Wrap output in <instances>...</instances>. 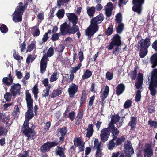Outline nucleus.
<instances>
[{"label":"nucleus","instance_id":"60","mask_svg":"<svg viewBox=\"0 0 157 157\" xmlns=\"http://www.w3.org/2000/svg\"><path fill=\"white\" fill-rule=\"evenodd\" d=\"M59 38L57 33H55L52 35L51 39L53 41H55L57 40Z\"/></svg>","mask_w":157,"mask_h":157},{"label":"nucleus","instance_id":"23","mask_svg":"<svg viewBox=\"0 0 157 157\" xmlns=\"http://www.w3.org/2000/svg\"><path fill=\"white\" fill-rule=\"evenodd\" d=\"M48 62L41 60L40 62V72L43 74L46 71L48 64Z\"/></svg>","mask_w":157,"mask_h":157},{"label":"nucleus","instance_id":"52","mask_svg":"<svg viewBox=\"0 0 157 157\" xmlns=\"http://www.w3.org/2000/svg\"><path fill=\"white\" fill-rule=\"evenodd\" d=\"M75 113L74 111L70 112L67 116L71 121H73L75 117Z\"/></svg>","mask_w":157,"mask_h":157},{"label":"nucleus","instance_id":"63","mask_svg":"<svg viewBox=\"0 0 157 157\" xmlns=\"http://www.w3.org/2000/svg\"><path fill=\"white\" fill-rule=\"evenodd\" d=\"M65 47L64 45L61 44L59 45L57 51L60 53H62L65 49Z\"/></svg>","mask_w":157,"mask_h":157},{"label":"nucleus","instance_id":"24","mask_svg":"<svg viewBox=\"0 0 157 157\" xmlns=\"http://www.w3.org/2000/svg\"><path fill=\"white\" fill-rule=\"evenodd\" d=\"M137 123V117L135 116H132L131 117L130 121L128 123V126L131 127V129L134 128Z\"/></svg>","mask_w":157,"mask_h":157},{"label":"nucleus","instance_id":"38","mask_svg":"<svg viewBox=\"0 0 157 157\" xmlns=\"http://www.w3.org/2000/svg\"><path fill=\"white\" fill-rule=\"evenodd\" d=\"M120 117L118 114H117L115 116H112L111 119V122L110 123H113L114 124L117 122L119 121Z\"/></svg>","mask_w":157,"mask_h":157},{"label":"nucleus","instance_id":"58","mask_svg":"<svg viewBox=\"0 0 157 157\" xmlns=\"http://www.w3.org/2000/svg\"><path fill=\"white\" fill-rule=\"evenodd\" d=\"M10 120V117L9 116H7L3 117L2 120V122L3 123L6 124L7 126H8V122H9Z\"/></svg>","mask_w":157,"mask_h":157},{"label":"nucleus","instance_id":"7","mask_svg":"<svg viewBox=\"0 0 157 157\" xmlns=\"http://www.w3.org/2000/svg\"><path fill=\"white\" fill-rule=\"evenodd\" d=\"M144 2V0H133L132 3L134 5L132 7L133 11L139 14H140L142 10V5Z\"/></svg>","mask_w":157,"mask_h":157},{"label":"nucleus","instance_id":"64","mask_svg":"<svg viewBox=\"0 0 157 157\" xmlns=\"http://www.w3.org/2000/svg\"><path fill=\"white\" fill-rule=\"evenodd\" d=\"M152 48L155 51H157V40H155L151 44Z\"/></svg>","mask_w":157,"mask_h":157},{"label":"nucleus","instance_id":"57","mask_svg":"<svg viewBox=\"0 0 157 157\" xmlns=\"http://www.w3.org/2000/svg\"><path fill=\"white\" fill-rule=\"evenodd\" d=\"M95 98V97L94 95H93L90 98L89 101L88 102V105L89 106L91 107L93 105Z\"/></svg>","mask_w":157,"mask_h":157},{"label":"nucleus","instance_id":"21","mask_svg":"<svg viewBox=\"0 0 157 157\" xmlns=\"http://www.w3.org/2000/svg\"><path fill=\"white\" fill-rule=\"evenodd\" d=\"M150 61L152 64V68H154L157 66V53L152 55L150 58Z\"/></svg>","mask_w":157,"mask_h":157},{"label":"nucleus","instance_id":"14","mask_svg":"<svg viewBox=\"0 0 157 157\" xmlns=\"http://www.w3.org/2000/svg\"><path fill=\"white\" fill-rule=\"evenodd\" d=\"M146 147L144 152V157H151L153 155V150L151 145L149 144H146Z\"/></svg>","mask_w":157,"mask_h":157},{"label":"nucleus","instance_id":"3","mask_svg":"<svg viewBox=\"0 0 157 157\" xmlns=\"http://www.w3.org/2000/svg\"><path fill=\"white\" fill-rule=\"evenodd\" d=\"M104 18V15L101 13L91 20L90 25L85 31L86 35L87 36L88 40L98 31L99 29L98 24L101 23Z\"/></svg>","mask_w":157,"mask_h":157},{"label":"nucleus","instance_id":"51","mask_svg":"<svg viewBox=\"0 0 157 157\" xmlns=\"http://www.w3.org/2000/svg\"><path fill=\"white\" fill-rule=\"evenodd\" d=\"M132 102L130 100H127L124 105V107L125 109L129 108L131 105Z\"/></svg>","mask_w":157,"mask_h":157},{"label":"nucleus","instance_id":"47","mask_svg":"<svg viewBox=\"0 0 157 157\" xmlns=\"http://www.w3.org/2000/svg\"><path fill=\"white\" fill-rule=\"evenodd\" d=\"M113 10L110 9H105V14L106 16V19L107 17H110L112 16Z\"/></svg>","mask_w":157,"mask_h":157},{"label":"nucleus","instance_id":"11","mask_svg":"<svg viewBox=\"0 0 157 157\" xmlns=\"http://www.w3.org/2000/svg\"><path fill=\"white\" fill-rule=\"evenodd\" d=\"M78 91V86L75 84L72 83L69 86L68 92L70 98H73Z\"/></svg>","mask_w":157,"mask_h":157},{"label":"nucleus","instance_id":"9","mask_svg":"<svg viewBox=\"0 0 157 157\" xmlns=\"http://www.w3.org/2000/svg\"><path fill=\"white\" fill-rule=\"evenodd\" d=\"M21 86L19 83H14L11 87L10 91L12 96L14 97L17 95H20L21 94L20 90Z\"/></svg>","mask_w":157,"mask_h":157},{"label":"nucleus","instance_id":"37","mask_svg":"<svg viewBox=\"0 0 157 157\" xmlns=\"http://www.w3.org/2000/svg\"><path fill=\"white\" fill-rule=\"evenodd\" d=\"M113 32V25H110L107 29L105 32V33L107 36L111 35Z\"/></svg>","mask_w":157,"mask_h":157},{"label":"nucleus","instance_id":"46","mask_svg":"<svg viewBox=\"0 0 157 157\" xmlns=\"http://www.w3.org/2000/svg\"><path fill=\"white\" fill-rule=\"evenodd\" d=\"M8 130H6L3 127L0 126V136H6L8 132Z\"/></svg>","mask_w":157,"mask_h":157},{"label":"nucleus","instance_id":"44","mask_svg":"<svg viewBox=\"0 0 157 157\" xmlns=\"http://www.w3.org/2000/svg\"><path fill=\"white\" fill-rule=\"evenodd\" d=\"M50 88L51 86H49L44 90H43V93L42 94L43 97H46L48 96Z\"/></svg>","mask_w":157,"mask_h":157},{"label":"nucleus","instance_id":"2","mask_svg":"<svg viewBox=\"0 0 157 157\" xmlns=\"http://www.w3.org/2000/svg\"><path fill=\"white\" fill-rule=\"evenodd\" d=\"M110 135L111 133V137L113 138L108 142L107 147L109 150H112L114 147L121 145L123 142L125 141L126 138L124 136L120 137H118L119 131L113 123H110L108 127L106 128Z\"/></svg>","mask_w":157,"mask_h":157},{"label":"nucleus","instance_id":"62","mask_svg":"<svg viewBox=\"0 0 157 157\" xmlns=\"http://www.w3.org/2000/svg\"><path fill=\"white\" fill-rule=\"evenodd\" d=\"M32 92L34 94L38 93V86L37 84H36L34 85L32 89Z\"/></svg>","mask_w":157,"mask_h":157},{"label":"nucleus","instance_id":"22","mask_svg":"<svg viewBox=\"0 0 157 157\" xmlns=\"http://www.w3.org/2000/svg\"><path fill=\"white\" fill-rule=\"evenodd\" d=\"M77 24H73L72 28H69L67 30L68 34H74L76 32L79 31V29L78 26L76 25Z\"/></svg>","mask_w":157,"mask_h":157},{"label":"nucleus","instance_id":"26","mask_svg":"<svg viewBox=\"0 0 157 157\" xmlns=\"http://www.w3.org/2000/svg\"><path fill=\"white\" fill-rule=\"evenodd\" d=\"M86 10L87 13L89 16L93 17L94 16L96 12L95 7H87Z\"/></svg>","mask_w":157,"mask_h":157},{"label":"nucleus","instance_id":"53","mask_svg":"<svg viewBox=\"0 0 157 157\" xmlns=\"http://www.w3.org/2000/svg\"><path fill=\"white\" fill-rule=\"evenodd\" d=\"M28 4L27 3H25L24 5L21 6H17V9H18L19 11L23 13L24 10L26 9L28 6Z\"/></svg>","mask_w":157,"mask_h":157},{"label":"nucleus","instance_id":"45","mask_svg":"<svg viewBox=\"0 0 157 157\" xmlns=\"http://www.w3.org/2000/svg\"><path fill=\"white\" fill-rule=\"evenodd\" d=\"M74 140V144L75 146L78 147L82 144L81 139L78 138H76Z\"/></svg>","mask_w":157,"mask_h":157},{"label":"nucleus","instance_id":"19","mask_svg":"<svg viewBox=\"0 0 157 157\" xmlns=\"http://www.w3.org/2000/svg\"><path fill=\"white\" fill-rule=\"evenodd\" d=\"M125 86L123 83H120L116 87V94L117 96L122 94L124 91Z\"/></svg>","mask_w":157,"mask_h":157},{"label":"nucleus","instance_id":"16","mask_svg":"<svg viewBox=\"0 0 157 157\" xmlns=\"http://www.w3.org/2000/svg\"><path fill=\"white\" fill-rule=\"evenodd\" d=\"M25 100L27 108H33V100L30 93L28 91L25 92Z\"/></svg>","mask_w":157,"mask_h":157},{"label":"nucleus","instance_id":"10","mask_svg":"<svg viewBox=\"0 0 157 157\" xmlns=\"http://www.w3.org/2000/svg\"><path fill=\"white\" fill-rule=\"evenodd\" d=\"M82 66V64L81 63H78V66L71 67L70 71L71 74L70 75V78L67 79L66 81L67 82L70 83L73 81L74 78V74L77 71L80 69Z\"/></svg>","mask_w":157,"mask_h":157},{"label":"nucleus","instance_id":"50","mask_svg":"<svg viewBox=\"0 0 157 157\" xmlns=\"http://www.w3.org/2000/svg\"><path fill=\"white\" fill-rule=\"evenodd\" d=\"M122 15L121 13H118L116 16V21L117 23H122Z\"/></svg>","mask_w":157,"mask_h":157},{"label":"nucleus","instance_id":"59","mask_svg":"<svg viewBox=\"0 0 157 157\" xmlns=\"http://www.w3.org/2000/svg\"><path fill=\"white\" fill-rule=\"evenodd\" d=\"M78 55L79 56V60L81 63L82 61L84 58L83 52L82 51H80L79 52Z\"/></svg>","mask_w":157,"mask_h":157},{"label":"nucleus","instance_id":"42","mask_svg":"<svg viewBox=\"0 0 157 157\" xmlns=\"http://www.w3.org/2000/svg\"><path fill=\"white\" fill-rule=\"evenodd\" d=\"M57 75H58V73L57 72H54L51 76L50 81L52 82L56 81L58 78Z\"/></svg>","mask_w":157,"mask_h":157},{"label":"nucleus","instance_id":"25","mask_svg":"<svg viewBox=\"0 0 157 157\" xmlns=\"http://www.w3.org/2000/svg\"><path fill=\"white\" fill-rule=\"evenodd\" d=\"M109 88L108 86H105L104 91L101 94V101L103 102L104 100L107 98V97L109 94Z\"/></svg>","mask_w":157,"mask_h":157},{"label":"nucleus","instance_id":"15","mask_svg":"<svg viewBox=\"0 0 157 157\" xmlns=\"http://www.w3.org/2000/svg\"><path fill=\"white\" fill-rule=\"evenodd\" d=\"M100 136L102 142L104 143L107 141L110 135L106 128L101 130Z\"/></svg>","mask_w":157,"mask_h":157},{"label":"nucleus","instance_id":"54","mask_svg":"<svg viewBox=\"0 0 157 157\" xmlns=\"http://www.w3.org/2000/svg\"><path fill=\"white\" fill-rule=\"evenodd\" d=\"M54 54V51L53 48L50 47L48 49L47 54L50 57L52 56Z\"/></svg>","mask_w":157,"mask_h":157},{"label":"nucleus","instance_id":"12","mask_svg":"<svg viewBox=\"0 0 157 157\" xmlns=\"http://www.w3.org/2000/svg\"><path fill=\"white\" fill-rule=\"evenodd\" d=\"M23 13L19 11L18 9H16L13 13V20L16 23L22 21V16Z\"/></svg>","mask_w":157,"mask_h":157},{"label":"nucleus","instance_id":"48","mask_svg":"<svg viewBox=\"0 0 157 157\" xmlns=\"http://www.w3.org/2000/svg\"><path fill=\"white\" fill-rule=\"evenodd\" d=\"M51 33V30H49L47 32L45 33V34L43 35V37L42 39L43 42H45L47 41L49 38L48 34H50Z\"/></svg>","mask_w":157,"mask_h":157},{"label":"nucleus","instance_id":"30","mask_svg":"<svg viewBox=\"0 0 157 157\" xmlns=\"http://www.w3.org/2000/svg\"><path fill=\"white\" fill-rule=\"evenodd\" d=\"M57 130L58 131V133L57 134L58 136H59V133L60 134L61 136H65L67 132V129L66 127H63L62 128H60L58 129Z\"/></svg>","mask_w":157,"mask_h":157},{"label":"nucleus","instance_id":"31","mask_svg":"<svg viewBox=\"0 0 157 157\" xmlns=\"http://www.w3.org/2000/svg\"><path fill=\"white\" fill-rule=\"evenodd\" d=\"M92 75V72L89 70L87 69L82 76V79L83 80H85L91 77Z\"/></svg>","mask_w":157,"mask_h":157},{"label":"nucleus","instance_id":"40","mask_svg":"<svg viewBox=\"0 0 157 157\" xmlns=\"http://www.w3.org/2000/svg\"><path fill=\"white\" fill-rule=\"evenodd\" d=\"M12 95L11 93L7 92L4 95V98L7 101H10L11 100Z\"/></svg>","mask_w":157,"mask_h":157},{"label":"nucleus","instance_id":"32","mask_svg":"<svg viewBox=\"0 0 157 157\" xmlns=\"http://www.w3.org/2000/svg\"><path fill=\"white\" fill-rule=\"evenodd\" d=\"M61 136L59 138V141L57 139H55L53 142L55 143L56 145V146L59 145H61L64 141L65 139V136Z\"/></svg>","mask_w":157,"mask_h":157},{"label":"nucleus","instance_id":"34","mask_svg":"<svg viewBox=\"0 0 157 157\" xmlns=\"http://www.w3.org/2000/svg\"><path fill=\"white\" fill-rule=\"evenodd\" d=\"M124 26L123 23L119 24L117 27H116V31L117 33L120 34L122 32L124 29Z\"/></svg>","mask_w":157,"mask_h":157},{"label":"nucleus","instance_id":"43","mask_svg":"<svg viewBox=\"0 0 157 157\" xmlns=\"http://www.w3.org/2000/svg\"><path fill=\"white\" fill-rule=\"evenodd\" d=\"M148 124L151 127L155 128H157V122L155 121H152L151 119H149L148 122Z\"/></svg>","mask_w":157,"mask_h":157},{"label":"nucleus","instance_id":"18","mask_svg":"<svg viewBox=\"0 0 157 157\" xmlns=\"http://www.w3.org/2000/svg\"><path fill=\"white\" fill-rule=\"evenodd\" d=\"M69 26L66 22H64L60 25V32L57 33L58 37H59L61 35H65L68 34L67 31L66 30L67 28Z\"/></svg>","mask_w":157,"mask_h":157},{"label":"nucleus","instance_id":"33","mask_svg":"<svg viewBox=\"0 0 157 157\" xmlns=\"http://www.w3.org/2000/svg\"><path fill=\"white\" fill-rule=\"evenodd\" d=\"M65 14V11L64 9H59L56 14V15L59 19L63 18Z\"/></svg>","mask_w":157,"mask_h":157},{"label":"nucleus","instance_id":"29","mask_svg":"<svg viewBox=\"0 0 157 157\" xmlns=\"http://www.w3.org/2000/svg\"><path fill=\"white\" fill-rule=\"evenodd\" d=\"M86 99V92L85 90H83L82 91L80 98V107H82L83 104L85 102Z\"/></svg>","mask_w":157,"mask_h":157},{"label":"nucleus","instance_id":"4","mask_svg":"<svg viewBox=\"0 0 157 157\" xmlns=\"http://www.w3.org/2000/svg\"><path fill=\"white\" fill-rule=\"evenodd\" d=\"M139 48L140 50L139 56L141 58L145 57L148 53V48L151 45V38L146 37L145 39H141L138 42Z\"/></svg>","mask_w":157,"mask_h":157},{"label":"nucleus","instance_id":"35","mask_svg":"<svg viewBox=\"0 0 157 157\" xmlns=\"http://www.w3.org/2000/svg\"><path fill=\"white\" fill-rule=\"evenodd\" d=\"M137 75V68L135 67L134 68V71H132L131 72L130 75V78L132 79V80L136 79Z\"/></svg>","mask_w":157,"mask_h":157},{"label":"nucleus","instance_id":"5","mask_svg":"<svg viewBox=\"0 0 157 157\" xmlns=\"http://www.w3.org/2000/svg\"><path fill=\"white\" fill-rule=\"evenodd\" d=\"M150 94L154 96L157 93V69L153 70L151 74V79L148 87Z\"/></svg>","mask_w":157,"mask_h":157},{"label":"nucleus","instance_id":"56","mask_svg":"<svg viewBox=\"0 0 157 157\" xmlns=\"http://www.w3.org/2000/svg\"><path fill=\"white\" fill-rule=\"evenodd\" d=\"M29 156L28 151L25 150L22 153H20L18 155V157H28Z\"/></svg>","mask_w":157,"mask_h":157},{"label":"nucleus","instance_id":"41","mask_svg":"<svg viewBox=\"0 0 157 157\" xmlns=\"http://www.w3.org/2000/svg\"><path fill=\"white\" fill-rule=\"evenodd\" d=\"M35 59V58L33 57L32 55L28 54L26 59V62L27 64H29L30 62H32L34 61Z\"/></svg>","mask_w":157,"mask_h":157},{"label":"nucleus","instance_id":"8","mask_svg":"<svg viewBox=\"0 0 157 157\" xmlns=\"http://www.w3.org/2000/svg\"><path fill=\"white\" fill-rule=\"evenodd\" d=\"M55 144H56L55 143H53V141H47L44 143L41 147L40 148L41 152L42 153L48 152L52 148L55 147Z\"/></svg>","mask_w":157,"mask_h":157},{"label":"nucleus","instance_id":"17","mask_svg":"<svg viewBox=\"0 0 157 157\" xmlns=\"http://www.w3.org/2000/svg\"><path fill=\"white\" fill-rule=\"evenodd\" d=\"M69 21L72 24H77L78 22V16L75 13H66Z\"/></svg>","mask_w":157,"mask_h":157},{"label":"nucleus","instance_id":"61","mask_svg":"<svg viewBox=\"0 0 157 157\" xmlns=\"http://www.w3.org/2000/svg\"><path fill=\"white\" fill-rule=\"evenodd\" d=\"M83 111L82 109L78 111V115L76 118H79L82 119L83 115Z\"/></svg>","mask_w":157,"mask_h":157},{"label":"nucleus","instance_id":"36","mask_svg":"<svg viewBox=\"0 0 157 157\" xmlns=\"http://www.w3.org/2000/svg\"><path fill=\"white\" fill-rule=\"evenodd\" d=\"M0 30L3 33H6L8 31V29L5 24H0Z\"/></svg>","mask_w":157,"mask_h":157},{"label":"nucleus","instance_id":"39","mask_svg":"<svg viewBox=\"0 0 157 157\" xmlns=\"http://www.w3.org/2000/svg\"><path fill=\"white\" fill-rule=\"evenodd\" d=\"M36 46V44L32 42L27 47L26 52H30L33 50Z\"/></svg>","mask_w":157,"mask_h":157},{"label":"nucleus","instance_id":"13","mask_svg":"<svg viewBox=\"0 0 157 157\" xmlns=\"http://www.w3.org/2000/svg\"><path fill=\"white\" fill-rule=\"evenodd\" d=\"M65 147L57 145L55 149V155L56 156H58L60 157H66L65 153Z\"/></svg>","mask_w":157,"mask_h":157},{"label":"nucleus","instance_id":"20","mask_svg":"<svg viewBox=\"0 0 157 157\" xmlns=\"http://www.w3.org/2000/svg\"><path fill=\"white\" fill-rule=\"evenodd\" d=\"M13 79L11 75V72L8 75V78L4 77L2 79V82L7 86H9L12 84Z\"/></svg>","mask_w":157,"mask_h":157},{"label":"nucleus","instance_id":"1","mask_svg":"<svg viewBox=\"0 0 157 157\" xmlns=\"http://www.w3.org/2000/svg\"><path fill=\"white\" fill-rule=\"evenodd\" d=\"M27 111L25 113V121L22 127L21 132L27 137V140H33L35 138L36 132L34 129L36 126L34 124L32 123V126L30 128L29 126V121L34 116L33 108H27Z\"/></svg>","mask_w":157,"mask_h":157},{"label":"nucleus","instance_id":"49","mask_svg":"<svg viewBox=\"0 0 157 157\" xmlns=\"http://www.w3.org/2000/svg\"><path fill=\"white\" fill-rule=\"evenodd\" d=\"M113 73L109 71H107L106 74V78L108 80L110 81L113 79Z\"/></svg>","mask_w":157,"mask_h":157},{"label":"nucleus","instance_id":"27","mask_svg":"<svg viewBox=\"0 0 157 157\" xmlns=\"http://www.w3.org/2000/svg\"><path fill=\"white\" fill-rule=\"evenodd\" d=\"M124 149L127 154H132L134 152L133 149L131 145L128 144L125 145Z\"/></svg>","mask_w":157,"mask_h":157},{"label":"nucleus","instance_id":"6","mask_svg":"<svg viewBox=\"0 0 157 157\" xmlns=\"http://www.w3.org/2000/svg\"><path fill=\"white\" fill-rule=\"evenodd\" d=\"M113 37L111 39V41L107 46L108 50L112 49L114 47L120 46L121 44V37L118 34L113 35Z\"/></svg>","mask_w":157,"mask_h":157},{"label":"nucleus","instance_id":"28","mask_svg":"<svg viewBox=\"0 0 157 157\" xmlns=\"http://www.w3.org/2000/svg\"><path fill=\"white\" fill-rule=\"evenodd\" d=\"M62 91L59 89H57L54 90L49 95V97L52 98H54L56 97L61 94Z\"/></svg>","mask_w":157,"mask_h":157},{"label":"nucleus","instance_id":"55","mask_svg":"<svg viewBox=\"0 0 157 157\" xmlns=\"http://www.w3.org/2000/svg\"><path fill=\"white\" fill-rule=\"evenodd\" d=\"M13 56L14 59L17 60L19 61L20 59L21 56L19 54L17 53L15 50H13Z\"/></svg>","mask_w":157,"mask_h":157}]
</instances>
